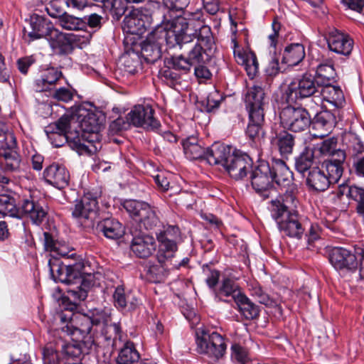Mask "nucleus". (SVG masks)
<instances>
[{
	"mask_svg": "<svg viewBox=\"0 0 364 364\" xmlns=\"http://www.w3.org/2000/svg\"><path fill=\"white\" fill-rule=\"evenodd\" d=\"M102 6L117 20L124 15L127 9L122 0H103Z\"/></svg>",
	"mask_w": 364,
	"mask_h": 364,
	"instance_id": "50",
	"label": "nucleus"
},
{
	"mask_svg": "<svg viewBox=\"0 0 364 364\" xmlns=\"http://www.w3.org/2000/svg\"><path fill=\"white\" fill-rule=\"evenodd\" d=\"M180 233L179 228L173 225L168 226L156 233L159 245L156 257L159 263L172 264L173 259L178 251Z\"/></svg>",
	"mask_w": 364,
	"mask_h": 364,
	"instance_id": "10",
	"label": "nucleus"
},
{
	"mask_svg": "<svg viewBox=\"0 0 364 364\" xmlns=\"http://www.w3.org/2000/svg\"><path fill=\"white\" fill-rule=\"evenodd\" d=\"M77 36L73 33H65L56 44L53 50L60 54L68 55L71 53L77 41Z\"/></svg>",
	"mask_w": 364,
	"mask_h": 364,
	"instance_id": "44",
	"label": "nucleus"
},
{
	"mask_svg": "<svg viewBox=\"0 0 364 364\" xmlns=\"http://www.w3.org/2000/svg\"><path fill=\"white\" fill-rule=\"evenodd\" d=\"M304 57V46L301 43H292L285 48L282 62L289 66H294L298 65Z\"/></svg>",
	"mask_w": 364,
	"mask_h": 364,
	"instance_id": "33",
	"label": "nucleus"
},
{
	"mask_svg": "<svg viewBox=\"0 0 364 364\" xmlns=\"http://www.w3.org/2000/svg\"><path fill=\"white\" fill-rule=\"evenodd\" d=\"M189 2V0H163L168 11L164 14L161 28L164 29L165 41L171 46L179 42L188 41L190 36L187 35V31L195 21H199L203 17L199 9L195 12L183 13L184 16L174 15L175 12L183 11Z\"/></svg>",
	"mask_w": 364,
	"mask_h": 364,
	"instance_id": "2",
	"label": "nucleus"
},
{
	"mask_svg": "<svg viewBox=\"0 0 364 364\" xmlns=\"http://www.w3.org/2000/svg\"><path fill=\"white\" fill-rule=\"evenodd\" d=\"M169 266L168 264L160 263L151 265L147 270L149 279L155 283L162 282L168 274Z\"/></svg>",
	"mask_w": 364,
	"mask_h": 364,
	"instance_id": "51",
	"label": "nucleus"
},
{
	"mask_svg": "<svg viewBox=\"0 0 364 364\" xmlns=\"http://www.w3.org/2000/svg\"><path fill=\"white\" fill-rule=\"evenodd\" d=\"M321 168L325 171L326 176L332 184L338 182L343 172V166L338 165L328 160H325L322 163Z\"/></svg>",
	"mask_w": 364,
	"mask_h": 364,
	"instance_id": "48",
	"label": "nucleus"
},
{
	"mask_svg": "<svg viewBox=\"0 0 364 364\" xmlns=\"http://www.w3.org/2000/svg\"><path fill=\"white\" fill-rule=\"evenodd\" d=\"M139 221L144 225L146 230H152L160 223V220L157 215L155 208H152L149 205L145 213L141 215Z\"/></svg>",
	"mask_w": 364,
	"mask_h": 364,
	"instance_id": "52",
	"label": "nucleus"
},
{
	"mask_svg": "<svg viewBox=\"0 0 364 364\" xmlns=\"http://www.w3.org/2000/svg\"><path fill=\"white\" fill-rule=\"evenodd\" d=\"M243 294L241 293L239 286L231 279L226 278L222 282L220 288L215 291V298L220 301H225L223 296H231L235 301L242 296Z\"/></svg>",
	"mask_w": 364,
	"mask_h": 364,
	"instance_id": "37",
	"label": "nucleus"
},
{
	"mask_svg": "<svg viewBox=\"0 0 364 364\" xmlns=\"http://www.w3.org/2000/svg\"><path fill=\"white\" fill-rule=\"evenodd\" d=\"M159 32L161 34V38H164V30L158 29L154 33L150 34L147 38L142 42L141 53L144 60L149 63H154L161 56V43L159 40L154 39V36Z\"/></svg>",
	"mask_w": 364,
	"mask_h": 364,
	"instance_id": "25",
	"label": "nucleus"
},
{
	"mask_svg": "<svg viewBox=\"0 0 364 364\" xmlns=\"http://www.w3.org/2000/svg\"><path fill=\"white\" fill-rule=\"evenodd\" d=\"M271 144L276 147L282 156H288L292 153L294 146V136L283 131L276 134L271 139Z\"/></svg>",
	"mask_w": 364,
	"mask_h": 364,
	"instance_id": "31",
	"label": "nucleus"
},
{
	"mask_svg": "<svg viewBox=\"0 0 364 364\" xmlns=\"http://www.w3.org/2000/svg\"><path fill=\"white\" fill-rule=\"evenodd\" d=\"M317 97L321 96L323 100L327 101L336 107L341 106L344 102V95L342 90L338 86L321 84Z\"/></svg>",
	"mask_w": 364,
	"mask_h": 364,
	"instance_id": "32",
	"label": "nucleus"
},
{
	"mask_svg": "<svg viewBox=\"0 0 364 364\" xmlns=\"http://www.w3.org/2000/svg\"><path fill=\"white\" fill-rule=\"evenodd\" d=\"M284 205L274 202L272 216L277 223L278 228L283 235L296 240H301L305 232V227L301 218L296 211L285 210Z\"/></svg>",
	"mask_w": 364,
	"mask_h": 364,
	"instance_id": "6",
	"label": "nucleus"
},
{
	"mask_svg": "<svg viewBox=\"0 0 364 364\" xmlns=\"http://www.w3.org/2000/svg\"><path fill=\"white\" fill-rule=\"evenodd\" d=\"M52 25L43 16L33 15L31 18V31L28 33L31 40L44 38Z\"/></svg>",
	"mask_w": 364,
	"mask_h": 364,
	"instance_id": "35",
	"label": "nucleus"
},
{
	"mask_svg": "<svg viewBox=\"0 0 364 364\" xmlns=\"http://www.w3.org/2000/svg\"><path fill=\"white\" fill-rule=\"evenodd\" d=\"M122 206L134 220L138 221L145 213L149 204L141 200H126L123 202Z\"/></svg>",
	"mask_w": 364,
	"mask_h": 364,
	"instance_id": "43",
	"label": "nucleus"
},
{
	"mask_svg": "<svg viewBox=\"0 0 364 364\" xmlns=\"http://www.w3.org/2000/svg\"><path fill=\"white\" fill-rule=\"evenodd\" d=\"M314 151L309 147H305L299 156L295 159L296 170L301 173L309 171L314 163Z\"/></svg>",
	"mask_w": 364,
	"mask_h": 364,
	"instance_id": "41",
	"label": "nucleus"
},
{
	"mask_svg": "<svg viewBox=\"0 0 364 364\" xmlns=\"http://www.w3.org/2000/svg\"><path fill=\"white\" fill-rule=\"evenodd\" d=\"M207 161L210 165H221L235 180L242 179L252 168V160L247 154L220 144L210 146Z\"/></svg>",
	"mask_w": 364,
	"mask_h": 364,
	"instance_id": "4",
	"label": "nucleus"
},
{
	"mask_svg": "<svg viewBox=\"0 0 364 364\" xmlns=\"http://www.w3.org/2000/svg\"><path fill=\"white\" fill-rule=\"evenodd\" d=\"M49 267L52 277L55 282L68 285L67 297L70 304L68 309L71 311L75 310L79 304L87 296L88 291L92 286V276L85 277L70 265L60 262L52 263L50 260Z\"/></svg>",
	"mask_w": 364,
	"mask_h": 364,
	"instance_id": "3",
	"label": "nucleus"
},
{
	"mask_svg": "<svg viewBox=\"0 0 364 364\" xmlns=\"http://www.w3.org/2000/svg\"><path fill=\"white\" fill-rule=\"evenodd\" d=\"M327 43L331 51L346 56L350 54L353 46L352 39L336 29L328 33Z\"/></svg>",
	"mask_w": 364,
	"mask_h": 364,
	"instance_id": "24",
	"label": "nucleus"
},
{
	"mask_svg": "<svg viewBox=\"0 0 364 364\" xmlns=\"http://www.w3.org/2000/svg\"><path fill=\"white\" fill-rule=\"evenodd\" d=\"M130 124L131 123L130 121L128 120V117H127V120L122 117H118L111 122L109 130L111 134H115L124 129H128Z\"/></svg>",
	"mask_w": 364,
	"mask_h": 364,
	"instance_id": "64",
	"label": "nucleus"
},
{
	"mask_svg": "<svg viewBox=\"0 0 364 364\" xmlns=\"http://www.w3.org/2000/svg\"><path fill=\"white\" fill-rule=\"evenodd\" d=\"M279 118L283 127L294 132L306 130L311 123L309 112L301 107H285L282 109Z\"/></svg>",
	"mask_w": 364,
	"mask_h": 364,
	"instance_id": "11",
	"label": "nucleus"
},
{
	"mask_svg": "<svg viewBox=\"0 0 364 364\" xmlns=\"http://www.w3.org/2000/svg\"><path fill=\"white\" fill-rule=\"evenodd\" d=\"M66 4L65 0H52L50 1L47 11L48 14L53 18H58V20L67 13L64 11V6Z\"/></svg>",
	"mask_w": 364,
	"mask_h": 364,
	"instance_id": "55",
	"label": "nucleus"
},
{
	"mask_svg": "<svg viewBox=\"0 0 364 364\" xmlns=\"http://www.w3.org/2000/svg\"><path fill=\"white\" fill-rule=\"evenodd\" d=\"M349 170L359 177H364V156L348 159Z\"/></svg>",
	"mask_w": 364,
	"mask_h": 364,
	"instance_id": "59",
	"label": "nucleus"
},
{
	"mask_svg": "<svg viewBox=\"0 0 364 364\" xmlns=\"http://www.w3.org/2000/svg\"><path fill=\"white\" fill-rule=\"evenodd\" d=\"M264 115L249 114V123L247 127L246 134L252 141H259L263 138L264 132L262 129Z\"/></svg>",
	"mask_w": 364,
	"mask_h": 364,
	"instance_id": "36",
	"label": "nucleus"
},
{
	"mask_svg": "<svg viewBox=\"0 0 364 364\" xmlns=\"http://www.w3.org/2000/svg\"><path fill=\"white\" fill-rule=\"evenodd\" d=\"M321 84L314 75L304 73L292 79L284 91V96L288 103L311 96H317Z\"/></svg>",
	"mask_w": 364,
	"mask_h": 364,
	"instance_id": "8",
	"label": "nucleus"
},
{
	"mask_svg": "<svg viewBox=\"0 0 364 364\" xmlns=\"http://www.w3.org/2000/svg\"><path fill=\"white\" fill-rule=\"evenodd\" d=\"M306 184L313 190L324 191L332 183L328 180L323 169L319 167H314L309 171Z\"/></svg>",
	"mask_w": 364,
	"mask_h": 364,
	"instance_id": "30",
	"label": "nucleus"
},
{
	"mask_svg": "<svg viewBox=\"0 0 364 364\" xmlns=\"http://www.w3.org/2000/svg\"><path fill=\"white\" fill-rule=\"evenodd\" d=\"M203 273L206 277L205 282L209 288L215 289L219 281L220 272L205 264L203 266Z\"/></svg>",
	"mask_w": 364,
	"mask_h": 364,
	"instance_id": "56",
	"label": "nucleus"
},
{
	"mask_svg": "<svg viewBox=\"0 0 364 364\" xmlns=\"http://www.w3.org/2000/svg\"><path fill=\"white\" fill-rule=\"evenodd\" d=\"M347 140L348 159L363 156L364 153V144L356 135L350 134L346 137Z\"/></svg>",
	"mask_w": 364,
	"mask_h": 364,
	"instance_id": "42",
	"label": "nucleus"
},
{
	"mask_svg": "<svg viewBox=\"0 0 364 364\" xmlns=\"http://www.w3.org/2000/svg\"><path fill=\"white\" fill-rule=\"evenodd\" d=\"M152 16L148 10H134L123 21L124 30L131 34L141 35L152 23Z\"/></svg>",
	"mask_w": 364,
	"mask_h": 364,
	"instance_id": "15",
	"label": "nucleus"
},
{
	"mask_svg": "<svg viewBox=\"0 0 364 364\" xmlns=\"http://www.w3.org/2000/svg\"><path fill=\"white\" fill-rule=\"evenodd\" d=\"M336 124V118L333 113L325 110L318 113L313 121L315 129L321 130L320 136L327 135L331 131Z\"/></svg>",
	"mask_w": 364,
	"mask_h": 364,
	"instance_id": "34",
	"label": "nucleus"
},
{
	"mask_svg": "<svg viewBox=\"0 0 364 364\" xmlns=\"http://www.w3.org/2000/svg\"><path fill=\"white\" fill-rule=\"evenodd\" d=\"M154 110L146 105H136L129 112L128 120L135 127L148 130H156L160 127V122L154 117Z\"/></svg>",
	"mask_w": 364,
	"mask_h": 364,
	"instance_id": "13",
	"label": "nucleus"
},
{
	"mask_svg": "<svg viewBox=\"0 0 364 364\" xmlns=\"http://www.w3.org/2000/svg\"><path fill=\"white\" fill-rule=\"evenodd\" d=\"M234 45L233 53L236 62L244 67L250 78L255 77L259 70V64L256 55L252 51H243L240 49L236 39H232Z\"/></svg>",
	"mask_w": 364,
	"mask_h": 364,
	"instance_id": "22",
	"label": "nucleus"
},
{
	"mask_svg": "<svg viewBox=\"0 0 364 364\" xmlns=\"http://www.w3.org/2000/svg\"><path fill=\"white\" fill-rule=\"evenodd\" d=\"M240 312L247 319H253L259 315V309L245 294L237 299L235 301Z\"/></svg>",
	"mask_w": 364,
	"mask_h": 364,
	"instance_id": "40",
	"label": "nucleus"
},
{
	"mask_svg": "<svg viewBox=\"0 0 364 364\" xmlns=\"http://www.w3.org/2000/svg\"><path fill=\"white\" fill-rule=\"evenodd\" d=\"M336 77V73L332 65L321 64L317 67L315 77L319 84L329 85L333 83Z\"/></svg>",
	"mask_w": 364,
	"mask_h": 364,
	"instance_id": "45",
	"label": "nucleus"
},
{
	"mask_svg": "<svg viewBox=\"0 0 364 364\" xmlns=\"http://www.w3.org/2000/svg\"><path fill=\"white\" fill-rule=\"evenodd\" d=\"M196 343L197 352L213 360H218L225 354V338L216 331L199 328L196 332Z\"/></svg>",
	"mask_w": 364,
	"mask_h": 364,
	"instance_id": "7",
	"label": "nucleus"
},
{
	"mask_svg": "<svg viewBox=\"0 0 364 364\" xmlns=\"http://www.w3.org/2000/svg\"><path fill=\"white\" fill-rule=\"evenodd\" d=\"M19 207L16 199L9 195H0V215L19 218Z\"/></svg>",
	"mask_w": 364,
	"mask_h": 364,
	"instance_id": "39",
	"label": "nucleus"
},
{
	"mask_svg": "<svg viewBox=\"0 0 364 364\" xmlns=\"http://www.w3.org/2000/svg\"><path fill=\"white\" fill-rule=\"evenodd\" d=\"M80 341H73L71 343H60L61 351L65 358L67 360H80L84 354L89 353V350L94 344L92 336H87L86 334H79L74 336ZM60 343H58V346Z\"/></svg>",
	"mask_w": 364,
	"mask_h": 364,
	"instance_id": "14",
	"label": "nucleus"
},
{
	"mask_svg": "<svg viewBox=\"0 0 364 364\" xmlns=\"http://www.w3.org/2000/svg\"><path fill=\"white\" fill-rule=\"evenodd\" d=\"M122 69L127 74L134 75L140 66V60L136 55H124L122 58Z\"/></svg>",
	"mask_w": 364,
	"mask_h": 364,
	"instance_id": "54",
	"label": "nucleus"
},
{
	"mask_svg": "<svg viewBox=\"0 0 364 364\" xmlns=\"http://www.w3.org/2000/svg\"><path fill=\"white\" fill-rule=\"evenodd\" d=\"M337 140L332 137L324 140L318 148L319 152L323 156H331L336 151Z\"/></svg>",
	"mask_w": 364,
	"mask_h": 364,
	"instance_id": "62",
	"label": "nucleus"
},
{
	"mask_svg": "<svg viewBox=\"0 0 364 364\" xmlns=\"http://www.w3.org/2000/svg\"><path fill=\"white\" fill-rule=\"evenodd\" d=\"M97 229L103 233L108 239L117 240L122 237L124 232L123 225L114 218H105L97 223Z\"/></svg>",
	"mask_w": 364,
	"mask_h": 364,
	"instance_id": "29",
	"label": "nucleus"
},
{
	"mask_svg": "<svg viewBox=\"0 0 364 364\" xmlns=\"http://www.w3.org/2000/svg\"><path fill=\"white\" fill-rule=\"evenodd\" d=\"M183 152L185 156L190 160H197L205 159L207 160V153L210 149H205L203 142L194 136H190L182 141Z\"/></svg>",
	"mask_w": 364,
	"mask_h": 364,
	"instance_id": "28",
	"label": "nucleus"
},
{
	"mask_svg": "<svg viewBox=\"0 0 364 364\" xmlns=\"http://www.w3.org/2000/svg\"><path fill=\"white\" fill-rule=\"evenodd\" d=\"M16 141L14 134L9 130V127L6 124L0 121V147L7 144L12 146L14 144V141Z\"/></svg>",
	"mask_w": 364,
	"mask_h": 364,
	"instance_id": "57",
	"label": "nucleus"
},
{
	"mask_svg": "<svg viewBox=\"0 0 364 364\" xmlns=\"http://www.w3.org/2000/svg\"><path fill=\"white\" fill-rule=\"evenodd\" d=\"M132 234L130 249L137 257L146 259L155 252L157 245L153 235L136 230H132Z\"/></svg>",
	"mask_w": 364,
	"mask_h": 364,
	"instance_id": "16",
	"label": "nucleus"
},
{
	"mask_svg": "<svg viewBox=\"0 0 364 364\" xmlns=\"http://www.w3.org/2000/svg\"><path fill=\"white\" fill-rule=\"evenodd\" d=\"M286 190L282 196V201L279 200H273L271 201L270 210L274 202H279L281 205H284L285 210H288L290 206L296 207L297 203L296 194H297V186L294 183H291L287 187H284Z\"/></svg>",
	"mask_w": 364,
	"mask_h": 364,
	"instance_id": "47",
	"label": "nucleus"
},
{
	"mask_svg": "<svg viewBox=\"0 0 364 364\" xmlns=\"http://www.w3.org/2000/svg\"><path fill=\"white\" fill-rule=\"evenodd\" d=\"M245 102L248 114L264 115L266 97L264 89L261 86L251 87L245 96Z\"/></svg>",
	"mask_w": 364,
	"mask_h": 364,
	"instance_id": "20",
	"label": "nucleus"
},
{
	"mask_svg": "<svg viewBox=\"0 0 364 364\" xmlns=\"http://www.w3.org/2000/svg\"><path fill=\"white\" fill-rule=\"evenodd\" d=\"M110 321V314L105 310H95L91 317L85 315L80 316L79 318V325L73 326V318H71L70 325L67 324L66 331L71 336L79 334H86L87 336H92L91 331L92 326L99 324L107 325Z\"/></svg>",
	"mask_w": 364,
	"mask_h": 364,
	"instance_id": "12",
	"label": "nucleus"
},
{
	"mask_svg": "<svg viewBox=\"0 0 364 364\" xmlns=\"http://www.w3.org/2000/svg\"><path fill=\"white\" fill-rule=\"evenodd\" d=\"M19 218L27 217L33 223L39 225L46 218L48 211L46 207L32 198L23 199L19 206Z\"/></svg>",
	"mask_w": 364,
	"mask_h": 364,
	"instance_id": "18",
	"label": "nucleus"
},
{
	"mask_svg": "<svg viewBox=\"0 0 364 364\" xmlns=\"http://www.w3.org/2000/svg\"><path fill=\"white\" fill-rule=\"evenodd\" d=\"M252 295L259 303L266 306H272L274 304V300L260 287H254L252 289Z\"/></svg>",
	"mask_w": 364,
	"mask_h": 364,
	"instance_id": "63",
	"label": "nucleus"
},
{
	"mask_svg": "<svg viewBox=\"0 0 364 364\" xmlns=\"http://www.w3.org/2000/svg\"><path fill=\"white\" fill-rule=\"evenodd\" d=\"M329 262L338 271L353 273L358 269L362 275L364 272V247L356 245L353 250L343 247H335L329 252Z\"/></svg>",
	"mask_w": 364,
	"mask_h": 364,
	"instance_id": "5",
	"label": "nucleus"
},
{
	"mask_svg": "<svg viewBox=\"0 0 364 364\" xmlns=\"http://www.w3.org/2000/svg\"><path fill=\"white\" fill-rule=\"evenodd\" d=\"M187 35H189L190 36L188 41L179 42L178 43L173 45V47L179 46L181 48H184L188 50L187 58L188 59L189 62L191 63L192 66L198 63H205L206 62L209 61L211 48L204 47L199 43H191V33H187ZM166 44L169 48H172V46H171L167 43Z\"/></svg>",
	"mask_w": 364,
	"mask_h": 364,
	"instance_id": "19",
	"label": "nucleus"
},
{
	"mask_svg": "<svg viewBox=\"0 0 364 364\" xmlns=\"http://www.w3.org/2000/svg\"><path fill=\"white\" fill-rule=\"evenodd\" d=\"M63 77L62 72L56 68L50 67L43 70L40 76L33 82V87L36 92H46L55 85L56 82Z\"/></svg>",
	"mask_w": 364,
	"mask_h": 364,
	"instance_id": "27",
	"label": "nucleus"
},
{
	"mask_svg": "<svg viewBox=\"0 0 364 364\" xmlns=\"http://www.w3.org/2000/svg\"><path fill=\"white\" fill-rule=\"evenodd\" d=\"M46 181L58 189L68 186L70 173L68 169L60 164H53L48 166L43 172Z\"/></svg>",
	"mask_w": 364,
	"mask_h": 364,
	"instance_id": "21",
	"label": "nucleus"
},
{
	"mask_svg": "<svg viewBox=\"0 0 364 364\" xmlns=\"http://www.w3.org/2000/svg\"><path fill=\"white\" fill-rule=\"evenodd\" d=\"M16 141L14 145L7 144L0 147V169L5 172H14L18 170L21 156L16 151Z\"/></svg>",
	"mask_w": 364,
	"mask_h": 364,
	"instance_id": "23",
	"label": "nucleus"
},
{
	"mask_svg": "<svg viewBox=\"0 0 364 364\" xmlns=\"http://www.w3.org/2000/svg\"><path fill=\"white\" fill-rule=\"evenodd\" d=\"M128 294H126L122 286H117L113 294L114 306L118 309H124L127 305Z\"/></svg>",
	"mask_w": 364,
	"mask_h": 364,
	"instance_id": "61",
	"label": "nucleus"
},
{
	"mask_svg": "<svg viewBox=\"0 0 364 364\" xmlns=\"http://www.w3.org/2000/svg\"><path fill=\"white\" fill-rule=\"evenodd\" d=\"M272 182L281 187H287L293 183V174L285 162L280 159L272 160L269 164Z\"/></svg>",
	"mask_w": 364,
	"mask_h": 364,
	"instance_id": "26",
	"label": "nucleus"
},
{
	"mask_svg": "<svg viewBox=\"0 0 364 364\" xmlns=\"http://www.w3.org/2000/svg\"><path fill=\"white\" fill-rule=\"evenodd\" d=\"M160 75L164 80L170 85H174L181 78V75L177 70H175L172 67H169L166 65L161 70Z\"/></svg>",
	"mask_w": 364,
	"mask_h": 364,
	"instance_id": "60",
	"label": "nucleus"
},
{
	"mask_svg": "<svg viewBox=\"0 0 364 364\" xmlns=\"http://www.w3.org/2000/svg\"><path fill=\"white\" fill-rule=\"evenodd\" d=\"M59 24L64 29L70 31L83 30L86 28L85 21L68 14L60 18Z\"/></svg>",
	"mask_w": 364,
	"mask_h": 364,
	"instance_id": "49",
	"label": "nucleus"
},
{
	"mask_svg": "<svg viewBox=\"0 0 364 364\" xmlns=\"http://www.w3.org/2000/svg\"><path fill=\"white\" fill-rule=\"evenodd\" d=\"M140 355L134 343L128 341L121 348L117 358L118 364H133L139 361Z\"/></svg>",
	"mask_w": 364,
	"mask_h": 364,
	"instance_id": "38",
	"label": "nucleus"
},
{
	"mask_svg": "<svg viewBox=\"0 0 364 364\" xmlns=\"http://www.w3.org/2000/svg\"><path fill=\"white\" fill-rule=\"evenodd\" d=\"M198 21L199 23V28H196L195 33H193L198 39L196 43L212 49L214 41L210 26L202 24L203 22L200 21V19Z\"/></svg>",
	"mask_w": 364,
	"mask_h": 364,
	"instance_id": "46",
	"label": "nucleus"
},
{
	"mask_svg": "<svg viewBox=\"0 0 364 364\" xmlns=\"http://www.w3.org/2000/svg\"><path fill=\"white\" fill-rule=\"evenodd\" d=\"M232 358L240 363L245 364L250 360L248 352L246 348L239 344L235 343L231 346Z\"/></svg>",
	"mask_w": 364,
	"mask_h": 364,
	"instance_id": "58",
	"label": "nucleus"
},
{
	"mask_svg": "<svg viewBox=\"0 0 364 364\" xmlns=\"http://www.w3.org/2000/svg\"><path fill=\"white\" fill-rule=\"evenodd\" d=\"M251 183L257 193H263L265 197L268 196L266 193L272 186L271 169L269 162L261 161L252 171Z\"/></svg>",
	"mask_w": 364,
	"mask_h": 364,
	"instance_id": "17",
	"label": "nucleus"
},
{
	"mask_svg": "<svg viewBox=\"0 0 364 364\" xmlns=\"http://www.w3.org/2000/svg\"><path fill=\"white\" fill-rule=\"evenodd\" d=\"M97 194L92 192L85 193L83 196L76 200L72 210V216L85 229L94 227L99 205Z\"/></svg>",
	"mask_w": 364,
	"mask_h": 364,
	"instance_id": "9",
	"label": "nucleus"
},
{
	"mask_svg": "<svg viewBox=\"0 0 364 364\" xmlns=\"http://www.w3.org/2000/svg\"><path fill=\"white\" fill-rule=\"evenodd\" d=\"M103 126V119L101 115L95 112H87L83 117L77 121L73 117L63 116L57 121V124L48 129L52 132L55 128L59 132L60 140L56 145L67 142L71 149L75 150L80 155L92 154L100 146V132Z\"/></svg>",
	"mask_w": 364,
	"mask_h": 364,
	"instance_id": "1",
	"label": "nucleus"
},
{
	"mask_svg": "<svg viewBox=\"0 0 364 364\" xmlns=\"http://www.w3.org/2000/svg\"><path fill=\"white\" fill-rule=\"evenodd\" d=\"M164 63L169 67H172L175 70L181 71L184 73L188 72L192 67L191 63L189 62L188 59L184 58L182 55L166 58Z\"/></svg>",
	"mask_w": 364,
	"mask_h": 364,
	"instance_id": "53",
	"label": "nucleus"
}]
</instances>
